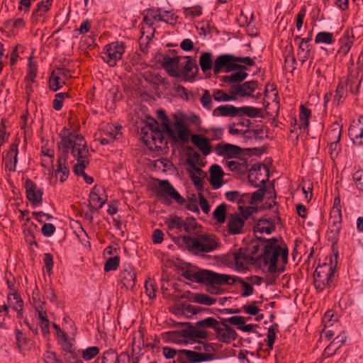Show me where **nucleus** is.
<instances>
[{"label":"nucleus","instance_id":"nucleus-54","mask_svg":"<svg viewBox=\"0 0 363 363\" xmlns=\"http://www.w3.org/2000/svg\"><path fill=\"white\" fill-rule=\"evenodd\" d=\"M226 166L231 171L242 172L246 168V162L243 160L226 161Z\"/></svg>","mask_w":363,"mask_h":363},{"label":"nucleus","instance_id":"nucleus-22","mask_svg":"<svg viewBox=\"0 0 363 363\" xmlns=\"http://www.w3.org/2000/svg\"><path fill=\"white\" fill-rule=\"evenodd\" d=\"M215 152L219 156L232 158L241 153V148L235 145L223 143L216 146Z\"/></svg>","mask_w":363,"mask_h":363},{"label":"nucleus","instance_id":"nucleus-39","mask_svg":"<svg viewBox=\"0 0 363 363\" xmlns=\"http://www.w3.org/2000/svg\"><path fill=\"white\" fill-rule=\"evenodd\" d=\"M341 132L342 128L339 123L332 124L326 133L327 142H340Z\"/></svg>","mask_w":363,"mask_h":363},{"label":"nucleus","instance_id":"nucleus-64","mask_svg":"<svg viewBox=\"0 0 363 363\" xmlns=\"http://www.w3.org/2000/svg\"><path fill=\"white\" fill-rule=\"evenodd\" d=\"M353 179L357 188L363 191V169H359L355 172Z\"/></svg>","mask_w":363,"mask_h":363},{"label":"nucleus","instance_id":"nucleus-57","mask_svg":"<svg viewBox=\"0 0 363 363\" xmlns=\"http://www.w3.org/2000/svg\"><path fill=\"white\" fill-rule=\"evenodd\" d=\"M194 298L196 302L206 306L213 305L216 301V298L203 294H196Z\"/></svg>","mask_w":363,"mask_h":363},{"label":"nucleus","instance_id":"nucleus-16","mask_svg":"<svg viewBox=\"0 0 363 363\" xmlns=\"http://www.w3.org/2000/svg\"><path fill=\"white\" fill-rule=\"evenodd\" d=\"M69 76V72L66 69L57 68L53 70L49 80L50 89L53 91L58 90L65 84Z\"/></svg>","mask_w":363,"mask_h":363},{"label":"nucleus","instance_id":"nucleus-59","mask_svg":"<svg viewBox=\"0 0 363 363\" xmlns=\"http://www.w3.org/2000/svg\"><path fill=\"white\" fill-rule=\"evenodd\" d=\"M257 304V302H256V301L251 302L247 304H245L242 306V310L243 312H245L247 314L255 315L260 311L259 308L258 307V306Z\"/></svg>","mask_w":363,"mask_h":363},{"label":"nucleus","instance_id":"nucleus-61","mask_svg":"<svg viewBox=\"0 0 363 363\" xmlns=\"http://www.w3.org/2000/svg\"><path fill=\"white\" fill-rule=\"evenodd\" d=\"M197 325L201 327H208L216 330V328L219 325V323L218 320H216L214 318L208 317L206 318L198 321Z\"/></svg>","mask_w":363,"mask_h":363},{"label":"nucleus","instance_id":"nucleus-43","mask_svg":"<svg viewBox=\"0 0 363 363\" xmlns=\"http://www.w3.org/2000/svg\"><path fill=\"white\" fill-rule=\"evenodd\" d=\"M53 0H43L38 2L37 8L33 11L32 18H35L36 16H42L47 11H48L52 4Z\"/></svg>","mask_w":363,"mask_h":363},{"label":"nucleus","instance_id":"nucleus-28","mask_svg":"<svg viewBox=\"0 0 363 363\" xmlns=\"http://www.w3.org/2000/svg\"><path fill=\"white\" fill-rule=\"evenodd\" d=\"M164 224L169 231H174L177 233L182 232L183 229V220L181 217L170 214L163 218Z\"/></svg>","mask_w":363,"mask_h":363},{"label":"nucleus","instance_id":"nucleus-29","mask_svg":"<svg viewBox=\"0 0 363 363\" xmlns=\"http://www.w3.org/2000/svg\"><path fill=\"white\" fill-rule=\"evenodd\" d=\"M247 68L245 65H238L237 69L231 72L232 74L223 77V81L225 82H240L245 79L247 77Z\"/></svg>","mask_w":363,"mask_h":363},{"label":"nucleus","instance_id":"nucleus-53","mask_svg":"<svg viewBox=\"0 0 363 363\" xmlns=\"http://www.w3.org/2000/svg\"><path fill=\"white\" fill-rule=\"evenodd\" d=\"M311 116V111L303 106H301L299 113V121L301 122V127L303 129L307 128L309 125V118Z\"/></svg>","mask_w":363,"mask_h":363},{"label":"nucleus","instance_id":"nucleus-37","mask_svg":"<svg viewBox=\"0 0 363 363\" xmlns=\"http://www.w3.org/2000/svg\"><path fill=\"white\" fill-rule=\"evenodd\" d=\"M8 303L10 307L18 313V317L22 315L23 301L21 297L15 292H9L7 296Z\"/></svg>","mask_w":363,"mask_h":363},{"label":"nucleus","instance_id":"nucleus-12","mask_svg":"<svg viewBox=\"0 0 363 363\" xmlns=\"http://www.w3.org/2000/svg\"><path fill=\"white\" fill-rule=\"evenodd\" d=\"M238 67L235 57L232 55H220L216 59L213 69L216 74L221 71L231 72L237 69Z\"/></svg>","mask_w":363,"mask_h":363},{"label":"nucleus","instance_id":"nucleus-60","mask_svg":"<svg viewBox=\"0 0 363 363\" xmlns=\"http://www.w3.org/2000/svg\"><path fill=\"white\" fill-rule=\"evenodd\" d=\"M201 103L202 106L208 111L212 109V99L211 94L208 90H205L203 93V95L201 98Z\"/></svg>","mask_w":363,"mask_h":363},{"label":"nucleus","instance_id":"nucleus-30","mask_svg":"<svg viewBox=\"0 0 363 363\" xmlns=\"http://www.w3.org/2000/svg\"><path fill=\"white\" fill-rule=\"evenodd\" d=\"M191 142L204 155H208L211 152L212 149L208 138L200 135H193Z\"/></svg>","mask_w":363,"mask_h":363},{"label":"nucleus","instance_id":"nucleus-35","mask_svg":"<svg viewBox=\"0 0 363 363\" xmlns=\"http://www.w3.org/2000/svg\"><path fill=\"white\" fill-rule=\"evenodd\" d=\"M121 127L113 124H108L104 128V135L112 142L118 141L122 138Z\"/></svg>","mask_w":363,"mask_h":363},{"label":"nucleus","instance_id":"nucleus-11","mask_svg":"<svg viewBox=\"0 0 363 363\" xmlns=\"http://www.w3.org/2000/svg\"><path fill=\"white\" fill-rule=\"evenodd\" d=\"M230 261L234 264L235 269L239 272L247 269L248 265L253 262L254 258L248 250L241 248L229 256Z\"/></svg>","mask_w":363,"mask_h":363},{"label":"nucleus","instance_id":"nucleus-32","mask_svg":"<svg viewBox=\"0 0 363 363\" xmlns=\"http://www.w3.org/2000/svg\"><path fill=\"white\" fill-rule=\"evenodd\" d=\"M101 191L102 189L100 187L94 186L89 195L90 205L96 210L102 208L106 203V199L100 195Z\"/></svg>","mask_w":363,"mask_h":363},{"label":"nucleus","instance_id":"nucleus-45","mask_svg":"<svg viewBox=\"0 0 363 363\" xmlns=\"http://www.w3.org/2000/svg\"><path fill=\"white\" fill-rule=\"evenodd\" d=\"M37 311L38 313V318L40 320V327L41 329V331L44 335H46L49 333V326H50V322L47 318L46 313L43 310V308L40 306L39 308H37Z\"/></svg>","mask_w":363,"mask_h":363},{"label":"nucleus","instance_id":"nucleus-33","mask_svg":"<svg viewBox=\"0 0 363 363\" xmlns=\"http://www.w3.org/2000/svg\"><path fill=\"white\" fill-rule=\"evenodd\" d=\"M18 151L17 145L12 144L10 146L6 157V167L11 172H14L16 170V163L18 162Z\"/></svg>","mask_w":363,"mask_h":363},{"label":"nucleus","instance_id":"nucleus-26","mask_svg":"<svg viewBox=\"0 0 363 363\" xmlns=\"http://www.w3.org/2000/svg\"><path fill=\"white\" fill-rule=\"evenodd\" d=\"M347 96V82L345 79H341L335 91L333 103L335 106H340L345 102Z\"/></svg>","mask_w":363,"mask_h":363},{"label":"nucleus","instance_id":"nucleus-52","mask_svg":"<svg viewBox=\"0 0 363 363\" xmlns=\"http://www.w3.org/2000/svg\"><path fill=\"white\" fill-rule=\"evenodd\" d=\"M211 57L212 55L209 52H204L200 56L199 65L203 72H206L213 67Z\"/></svg>","mask_w":363,"mask_h":363},{"label":"nucleus","instance_id":"nucleus-27","mask_svg":"<svg viewBox=\"0 0 363 363\" xmlns=\"http://www.w3.org/2000/svg\"><path fill=\"white\" fill-rule=\"evenodd\" d=\"M209 182L214 189L220 188L223 184V172L218 164L210 167Z\"/></svg>","mask_w":363,"mask_h":363},{"label":"nucleus","instance_id":"nucleus-44","mask_svg":"<svg viewBox=\"0 0 363 363\" xmlns=\"http://www.w3.org/2000/svg\"><path fill=\"white\" fill-rule=\"evenodd\" d=\"M160 9H151L147 11L146 15L144 16V22L152 26L155 23L160 21Z\"/></svg>","mask_w":363,"mask_h":363},{"label":"nucleus","instance_id":"nucleus-18","mask_svg":"<svg viewBox=\"0 0 363 363\" xmlns=\"http://www.w3.org/2000/svg\"><path fill=\"white\" fill-rule=\"evenodd\" d=\"M349 137L356 145L363 144V117L353 121L348 130Z\"/></svg>","mask_w":363,"mask_h":363},{"label":"nucleus","instance_id":"nucleus-49","mask_svg":"<svg viewBox=\"0 0 363 363\" xmlns=\"http://www.w3.org/2000/svg\"><path fill=\"white\" fill-rule=\"evenodd\" d=\"M194 67V62L190 57H182L181 58V76L191 72Z\"/></svg>","mask_w":363,"mask_h":363},{"label":"nucleus","instance_id":"nucleus-2","mask_svg":"<svg viewBox=\"0 0 363 363\" xmlns=\"http://www.w3.org/2000/svg\"><path fill=\"white\" fill-rule=\"evenodd\" d=\"M187 278L193 281L207 284H237L241 288V296L248 297L253 294V287L247 279L224 274H218L206 269H195L187 273Z\"/></svg>","mask_w":363,"mask_h":363},{"label":"nucleus","instance_id":"nucleus-17","mask_svg":"<svg viewBox=\"0 0 363 363\" xmlns=\"http://www.w3.org/2000/svg\"><path fill=\"white\" fill-rule=\"evenodd\" d=\"M69 174V167L65 155H61L57 159V167L55 171V179L56 182L60 184L65 182Z\"/></svg>","mask_w":363,"mask_h":363},{"label":"nucleus","instance_id":"nucleus-42","mask_svg":"<svg viewBox=\"0 0 363 363\" xmlns=\"http://www.w3.org/2000/svg\"><path fill=\"white\" fill-rule=\"evenodd\" d=\"M264 196V191L262 189H258L252 194H244V199H245V206H252V205L257 204L262 201Z\"/></svg>","mask_w":363,"mask_h":363},{"label":"nucleus","instance_id":"nucleus-13","mask_svg":"<svg viewBox=\"0 0 363 363\" xmlns=\"http://www.w3.org/2000/svg\"><path fill=\"white\" fill-rule=\"evenodd\" d=\"M248 177L254 186L264 185L269 178V169L266 165L255 164L250 169Z\"/></svg>","mask_w":363,"mask_h":363},{"label":"nucleus","instance_id":"nucleus-25","mask_svg":"<svg viewBox=\"0 0 363 363\" xmlns=\"http://www.w3.org/2000/svg\"><path fill=\"white\" fill-rule=\"evenodd\" d=\"M130 356L125 352L119 355L113 350H109L104 354L103 363H130Z\"/></svg>","mask_w":363,"mask_h":363},{"label":"nucleus","instance_id":"nucleus-24","mask_svg":"<svg viewBox=\"0 0 363 363\" xmlns=\"http://www.w3.org/2000/svg\"><path fill=\"white\" fill-rule=\"evenodd\" d=\"M294 40H301L298 45V57L300 61L305 62L311 56V45L309 43L311 38H301L300 36L296 35Z\"/></svg>","mask_w":363,"mask_h":363},{"label":"nucleus","instance_id":"nucleus-4","mask_svg":"<svg viewBox=\"0 0 363 363\" xmlns=\"http://www.w3.org/2000/svg\"><path fill=\"white\" fill-rule=\"evenodd\" d=\"M59 148L65 153L70 152L73 157H85L89 156V150L84 138L67 128H64L60 133Z\"/></svg>","mask_w":363,"mask_h":363},{"label":"nucleus","instance_id":"nucleus-36","mask_svg":"<svg viewBox=\"0 0 363 363\" xmlns=\"http://www.w3.org/2000/svg\"><path fill=\"white\" fill-rule=\"evenodd\" d=\"M330 220L333 223L331 232L334 235L338 234L342 220L341 208H332L330 213Z\"/></svg>","mask_w":363,"mask_h":363},{"label":"nucleus","instance_id":"nucleus-10","mask_svg":"<svg viewBox=\"0 0 363 363\" xmlns=\"http://www.w3.org/2000/svg\"><path fill=\"white\" fill-rule=\"evenodd\" d=\"M125 52V45L122 42H113L104 48L103 59L109 66L113 67L122 58Z\"/></svg>","mask_w":363,"mask_h":363},{"label":"nucleus","instance_id":"nucleus-34","mask_svg":"<svg viewBox=\"0 0 363 363\" xmlns=\"http://www.w3.org/2000/svg\"><path fill=\"white\" fill-rule=\"evenodd\" d=\"M216 333L218 339L224 342H229L234 340L236 336V333L234 329L230 327L220 328V325L216 328Z\"/></svg>","mask_w":363,"mask_h":363},{"label":"nucleus","instance_id":"nucleus-51","mask_svg":"<svg viewBox=\"0 0 363 363\" xmlns=\"http://www.w3.org/2000/svg\"><path fill=\"white\" fill-rule=\"evenodd\" d=\"M213 215L217 222L223 223L226 219V205L224 203L218 205L214 210Z\"/></svg>","mask_w":363,"mask_h":363},{"label":"nucleus","instance_id":"nucleus-58","mask_svg":"<svg viewBox=\"0 0 363 363\" xmlns=\"http://www.w3.org/2000/svg\"><path fill=\"white\" fill-rule=\"evenodd\" d=\"M183 352L186 357L195 362H201L206 360L205 354L198 353L190 350H184Z\"/></svg>","mask_w":363,"mask_h":363},{"label":"nucleus","instance_id":"nucleus-3","mask_svg":"<svg viewBox=\"0 0 363 363\" xmlns=\"http://www.w3.org/2000/svg\"><path fill=\"white\" fill-rule=\"evenodd\" d=\"M157 117L161 120L163 130L176 141L187 142L190 137V130L186 125V117L182 113H174L171 121H169L163 110H157Z\"/></svg>","mask_w":363,"mask_h":363},{"label":"nucleus","instance_id":"nucleus-23","mask_svg":"<svg viewBox=\"0 0 363 363\" xmlns=\"http://www.w3.org/2000/svg\"><path fill=\"white\" fill-rule=\"evenodd\" d=\"M181 58L182 56L174 57H165L163 66L168 74L172 77L181 76Z\"/></svg>","mask_w":363,"mask_h":363},{"label":"nucleus","instance_id":"nucleus-47","mask_svg":"<svg viewBox=\"0 0 363 363\" xmlns=\"http://www.w3.org/2000/svg\"><path fill=\"white\" fill-rule=\"evenodd\" d=\"M77 160V163L74 167V172L78 176H83L84 173V169L89 164V156L85 157H80V156L75 157Z\"/></svg>","mask_w":363,"mask_h":363},{"label":"nucleus","instance_id":"nucleus-14","mask_svg":"<svg viewBox=\"0 0 363 363\" xmlns=\"http://www.w3.org/2000/svg\"><path fill=\"white\" fill-rule=\"evenodd\" d=\"M25 189L27 199L33 207L42 204L43 190L33 181L27 179L25 182Z\"/></svg>","mask_w":363,"mask_h":363},{"label":"nucleus","instance_id":"nucleus-20","mask_svg":"<svg viewBox=\"0 0 363 363\" xmlns=\"http://www.w3.org/2000/svg\"><path fill=\"white\" fill-rule=\"evenodd\" d=\"M257 88V82L252 80L234 86L232 89L237 99L238 96L247 97L252 96Z\"/></svg>","mask_w":363,"mask_h":363},{"label":"nucleus","instance_id":"nucleus-48","mask_svg":"<svg viewBox=\"0 0 363 363\" xmlns=\"http://www.w3.org/2000/svg\"><path fill=\"white\" fill-rule=\"evenodd\" d=\"M100 352V349L96 346L88 347L80 351V354L85 361H89L94 359Z\"/></svg>","mask_w":363,"mask_h":363},{"label":"nucleus","instance_id":"nucleus-63","mask_svg":"<svg viewBox=\"0 0 363 363\" xmlns=\"http://www.w3.org/2000/svg\"><path fill=\"white\" fill-rule=\"evenodd\" d=\"M224 129L220 127H211L208 129L206 133L213 140H220L223 135Z\"/></svg>","mask_w":363,"mask_h":363},{"label":"nucleus","instance_id":"nucleus-55","mask_svg":"<svg viewBox=\"0 0 363 363\" xmlns=\"http://www.w3.org/2000/svg\"><path fill=\"white\" fill-rule=\"evenodd\" d=\"M202 14V8L199 6L186 8L184 9V15L186 18L193 19Z\"/></svg>","mask_w":363,"mask_h":363},{"label":"nucleus","instance_id":"nucleus-38","mask_svg":"<svg viewBox=\"0 0 363 363\" xmlns=\"http://www.w3.org/2000/svg\"><path fill=\"white\" fill-rule=\"evenodd\" d=\"M160 189L176 200L178 202L183 201L182 197L178 193V191L172 186V185L168 181H162L159 185Z\"/></svg>","mask_w":363,"mask_h":363},{"label":"nucleus","instance_id":"nucleus-46","mask_svg":"<svg viewBox=\"0 0 363 363\" xmlns=\"http://www.w3.org/2000/svg\"><path fill=\"white\" fill-rule=\"evenodd\" d=\"M335 42L334 34L330 32L322 31L317 33L315 38L316 44L325 43L331 45Z\"/></svg>","mask_w":363,"mask_h":363},{"label":"nucleus","instance_id":"nucleus-1","mask_svg":"<svg viewBox=\"0 0 363 363\" xmlns=\"http://www.w3.org/2000/svg\"><path fill=\"white\" fill-rule=\"evenodd\" d=\"M288 255V249L282 240L272 238L263 243L262 252L257 261L263 270L275 272L279 265L286 264Z\"/></svg>","mask_w":363,"mask_h":363},{"label":"nucleus","instance_id":"nucleus-31","mask_svg":"<svg viewBox=\"0 0 363 363\" xmlns=\"http://www.w3.org/2000/svg\"><path fill=\"white\" fill-rule=\"evenodd\" d=\"M238 108L233 105H221L213 111L214 117H233L238 114Z\"/></svg>","mask_w":363,"mask_h":363},{"label":"nucleus","instance_id":"nucleus-41","mask_svg":"<svg viewBox=\"0 0 363 363\" xmlns=\"http://www.w3.org/2000/svg\"><path fill=\"white\" fill-rule=\"evenodd\" d=\"M212 96L214 100L218 102L230 101L236 99V96L233 94V89H231L230 94H227L221 89H214Z\"/></svg>","mask_w":363,"mask_h":363},{"label":"nucleus","instance_id":"nucleus-50","mask_svg":"<svg viewBox=\"0 0 363 363\" xmlns=\"http://www.w3.org/2000/svg\"><path fill=\"white\" fill-rule=\"evenodd\" d=\"M225 196L230 201H237L238 203V207L240 205L245 206V199H244V194H241L238 191H231L225 192Z\"/></svg>","mask_w":363,"mask_h":363},{"label":"nucleus","instance_id":"nucleus-8","mask_svg":"<svg viewBox=\"0 0 363 363\" xmlns=\"http://www.w3.org/2000/svg\"><path fill=\"white\" fill-rule=\"evenodd\" d=\"M334 269L331 264L324 263L317 267L314 273V286L318 291H322L330 286Z\"/></svg>","mask_w":363,"mask_h":363},{"label":"nucleus","instance_id":"nucleus-7","mask_svg":"<svg viewBox=\"0 0 363 363\" xmlns=\"http://www.w3.org/2000/svg\"><path fill=\"white\" fill-rule=\"evenodd\" d=\"M207 337L208 333L205 330L194 328L185 330L182 338L174 340V341L177 344H184L185 345H195L193 347L194 349L201 350L205 347V343L201 340L206 339Z\"/></svg>","mask_w":363,"mask_h":363},{"label":"nucleus","instance_id":"nucleus-15","mask_svg":"<svg viewBox=\"0 0 363 363\" xmlns=\"http://www.w3.org/2000/svg\"><path fill=\"white\" fill-rule=\"evenodd\" d=\"M274 230V220L267 217L261 218L254 225V233L257 240L263 239V235H269Z\"/></svg>","mask_w":363,"mask_h":363},{"label":"nucleus","instance_id":"nucleus-40","mask_svg":"<svg viewBox=\"0 0 363 363\" xmlns=\"http://www.w3.org/2000/svg\"><path fill=\"white\" fill-rule=\"evenodd\" d=\"M199 161L200 155L198 153L193 150L189 152L187 155L186 164L189 168L191 169V170L195 171L196 173L200 175L202 171L197 167V165L199 164Z\"/></svg>","mask_w":363,"mask_h":363},{"label":"nucleus","instance_id":"nucleus-5","mask_svg":"<svg viewBox=\"0 0 363 363\" xmlns=\"http://www.w3.org/2000/svg\"><path fill=\"white\" fill-rule=\"evenodd\" d=\"M147 127L149 128L148 131L145 133V143L146 145L154 150H161L166 145V141L162 133L159 129L158 123L152 118H147Z\"/></svg>","mask_w":363,"mask_h":363},{"label":"nucleus","instance_id":"nucleus-6","mask_svg":"<svg viewBox=\"0 0 363 363\" xmlns=\"http://www.w3.org/2000/svg\"><path fill=\"white\" fill-rule=\"evenodd\" d=\"M186 243L194 253L209 252L217 247L216 239L209 235H201L195 238L184 237Z\"/></svg>","mask_w":363,"mask_h":363},{"label":"nucleus","instance_id":"nucleus-21","mask_svg":"<svg viewBox=\"0 0 363 363\" xmlns=\"http://www.w3.org/2000/svg\"><path fill=\"white\" fill-rule=\"evenodd\" d=\"M136 274L134 267L126 265L121 272L120 279L126 289H133L135 285Z\"/></svg>","mask_w":363,"mask_h":363},{"label":"nucleus","instance_id":"nucleus-19","mask_svg":"<svg viewBox=\"0 0 363 363\" xmlns=\"http://www.w3.org/2000/svg\"><path fill=\"white\" fill-rule=\"evenodd\" d=\"M354 43V37L349 31H346L340 37L338 41L339 49L337 52V57L342 60L350 52Z\"/></svg>","mask_w":363,"mask_h":363},{"label":"nucleus","instance_id":"nucleus-56","mask_svg":"<svg viewBox=\"0 0 363 363\" xmlns=\"http://www.w3.org/2000/svg\"><path fill=\"white\" fill-rule=\"evenodd\" d=\"M345 80L347 82V85H350V91L352 94H357L359 92L362 79L355 75H350L349 78Z\"/></svg>","mask_w":363,"mask_h":363},{"label":"nucleus","instance_id":"nucleus-9","mask_svg":"<svg viewBox=\"0 0 363 363\" xmlns=\"http://www.w3.org/2000/svg\"><path fill=\"white\" fill-rule=\"evenodd\" d=\"M238 209L241 215L235 213L228 218V226L232 234H239L242 232L245 220L252 213L255 208L250 206L240 205Z\"/></svg>","mask_w":363,"mask_h":363},{"label":"nucleus","instance_id":"nucleus-62","mask_svg":"<svg viewBox=\"0 0 363 363\" xmlns=\"http://www.w3.org/2000/svg\"><path fill=\"white\" fill-rule=\"evenodd\" d=\"M119 262L120 259L118 256H114L108 259L104 266V270L106 272L116 270L119 265Z\"/></svg>","mask_w":363,"mask_h":363}]
</instances>
